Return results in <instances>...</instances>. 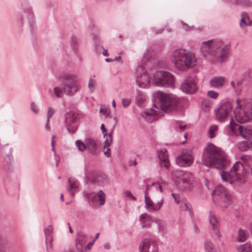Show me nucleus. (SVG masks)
<instances>
[{
	"mask_svg": "<svg viewBox=\"0 0 252 252\" xmlns=\"http://www.w3.org/2000/svg\"><path fill=\"white\" fill-rule=\"evenodd\" d=\"M177 177L180 178L184 183H188L192 175L189 172L179 170L177 171Z\"/></svg>",
	"mask_w": 252,
	"mask_h": 252,
	"instance_id": "nucleus-25",
	"label": "nucleus"
},
{
	"mask_svg": "<svg viewBox=\"0 0 252 252\" xmlns=\"http://www.w3.org/2000/svg\"><path fill=\"white\" fill-rule=\"evenodd\" d=\"M181 88L186 94H193L197 90V85L191 77L186 79L182 83Z\"/></svg>",
	"mask_w": 252,
	"mask_h": 252,
	"instance_id": "nucleus-15",
	"label": "nucleus"
},
{
	"mask_svg": "<svg viewBox=\"0 0 252 252\" xmlns=\"http://www.w3.org/2000/svg\"><path fill=\"white\" fill-rule=\"evenodd\" d=\"M94 240H93L92 242L89 243L87 245V248L88 249H90L91 248L92 246H93V244L94 243Z\"/></svg>",
	"mask_w": 252,
	"mask_h": 252,
	"instance_id": "nucleus-57",
	"label": "nucleus"
},
{
	"mask_svg": "<svg viewBox=\"0 0 252 252\" xmlns=\"http://www.w3.org/2000/svg\"><path fill=\"white\" fill-rule=\"evenodd\" d=\"M157 245L150 239H145L140 243V252H158Z\"/></svg>",
	"mask_w": 252,
	"mask_h": 252,
	"instance_id": "nucleus-16",
	"label": "nucleus"
},
{
	"mask_svg": "<svg viewBox=\"0 0 252 252\" xmlns=\"http://www.w3.org/2000/svg\"><path fill=\"white\" fill-rule=\"evenodd\" d=\"M193 161V158L190 154L183 153L176 158V161L181 167H188L190 165Z\"/></svg>",
	"mask_w": 252,
	"mask_h": 252,
	"instance_id": "nucleus-18",
	"label": "nucleus"
},
{
	"mask_svg": "<svg viewBox=\"0 0 252 252\" xmlns=\"http://www.w3.org/2000/svg\"><path fill=\"white\" fill-rule=\"evenodd\" d=\"M158 189H159V191L161 192L162 191V187L161 185L159 184L158 185Z\"/></svg>",
	"mask_w": 252,
	"mask_h": 252,
	"instance_id": "nucleus-64",
	"label": "nucleus"
},
{
	"mask_svg": "<svg viewBox=\"0 0 252 252\" xmlns=\"http://www.w3.org/2000/svg\"><path fill=\"white\" fill-rule=\"evenodd\" d=\"M209 220L212 226L213 232L217 237L220 239L221 236L220 231V222L217 220L215 214L211 211H210L209 213Z\"/></svg>",
	"mask_w": 252,
	"mask_h": 252,
	"instance_id": "nucleus-17",
	"label": "nucleus"
},
{
	"mask_svg": "<svg viewBox=\"0 0 252 252\" xmlns=\"http://www.w3.org/2000/svg\"><path fill=\"white\" fill-rule=\"evenodd\" d=\"M102 54L103 56H106V57H108L109 56V54L107 53V51L106 50H104L103 53H102Z\"/></svg>",
	"mask_w": 252,
	"mask_h": 252,
	"instance_id": "nucleus-62",
	"label": "nucleus"
},
{
	"mask_svg": "<svg viewBox=\"0 0 252 252\" xmlns=\"http://www.w3.org/2000/svg\"><path fill=\"white\" fill-rule=\"evenodd\" d=\"M164 30V29H158V30H157L156 32V34H159V33H161Z\"/></svg>",
	"mask_w": 252,
	"mask_h": 252,
	"instance_id": "nucleus-59",
	"label": "nucleus"
},
{
	"mask_svg": "<svg viewBox=\"0 0 252 252\" xmlns=\"http://www.w3.org/2000/svg\"><path fill=\"white\" fill-rule=\"evenodd\" d=\"M100 129L102 131V133L103 135V137L105 138V140L104 142V149L106 147H109L112 143L113 142V138H112V133L113 131V129H112L110 132L109 134H107V129L105 128L104 125L102 124L101 125Z\"/></svg>",
	"mask_w": 252,
	"mask_h": 252,
	"instance_id": "nucleus-23",
	"label": "nucleus"
},
{
	"mask_svg": "<svg viewBox=\"0 0 252 252\" xmlns=\"http://www.w3.org/2000/svg\"><path fill=\"white\" fill-rule=\"evenodd\" d=\"M95 80L92 79V78H90L88 82V88L92 92L94 91V88L95 87Z\"/></svg>",
	"mask_w": 252,
	"mask_h": 252,
	"instance_id": "nucleus-41",
	"label": "nucleus"
},
{
	"mask_svg": "<svg viewBox=\"0 0 252 252\" xmlns=\"http://www.w3.org/2000/svg\"><path fill=\"white\" fill-rule=\"evenodd\" d=\"M76 247L77 250L80 252H84L86 250L85 244L76 242Z\"/></svg>",
	"mask_w": 252,
	"mask_h": 252,
	"instance_id": "nucleus-39",
	"label": "nucleus"
},
{
	"mask_svg": "<svg viewBox=\"0 0 252 252\" xmlns=\"http://www.w3.org/2000/svg\"><path fill=\"white\" fill-rule=\"evenodd\" d=\"M240 26L241 28H244L246 26H247V23H246L245 18L244 17H242L241 19V21L240 22Z\"/></svg>",
	"mask_w": 252,
	"mask_h": 252,
	"instance_id": "nucleus-51",
	"label": "nucleus"
},
{
	"mask_svg": "<svg viewBox=\"0 0 252 252\" xmlns=\"http://www.w3.org/2000/svg\"><path fill=\"white\" fill-rule=\"evenodd\" d=\"M148 82V80L146 79V76H137L136 79V83L138 84V86L140 88L143 87V85L142 84H146Z\"/></svg>",
	"mask_w": 252,
	"mask_h": 252,
	"instance_id": "nucleus-37",
	"label": "nucleus"
},
{
	"mask_svg": "<svg viewBox=\"0 0 252 252\" xmlns=\"http://www.w3.org/2000/svg\"><path fill=\"white\" fill-rule=\"evenodd\" d=\"M225 82V79L223 77H214L210 80V85L212 88H220L223 86Z\"/></svg>",
	"mask_w": 252,
	"mask_h": 252,
	"instance_id": "nucleus-24",
	"label": "nucleus"
},
{
	"mask_svg": "<svg viewBox=\"0 0 252 252\" xmlns=\"http://www.w3.org/2000/svg\"><path fill=\"white\" fill-rule=\"evenodd\" d=\"M231 3L234 5H241L245 6H251L252 2L249 0H231Z\"/></svg>",
	"mask_w": 252,
	"mask_h": 252,
	"instance_id": "nucleus-33",
	"label": "nucleus"
},
{
	"mask_svg": "<svg viewBox=\"0 0 252 252\" xmlns=\"http://www.w3.org/2000/svg\"><path fill=\"white\" fill-rule=\"evenodd\" d=\"M145 96L140 91L137 92L136 96V101L137 104L140 106L142 105L145 100Z\"/></svg>",
	"mask_w": 252,
	"mask_h": 252,
	"instance_id": "nucleus-35",
	"label": "nucleus"
},
{
	"mask_svg": "<svg viewBox=\"0 0 252 252\" xmlns=\"http://www.w3.org/2000/svg\"><path fill=\"white\" fill-rule=\"evenodd\" d=\"M44 231L47 252H49L50 250H53V237L52 235L53 228L52 226L51 225L48 226Z\"/></svg>",
	"mask_w": 252,
	"mask_h": 252,
	"instance_id": "nucleus-20",
	"label": "nucleus"
},
{
	"mask_svg": "<svg viewBox=\"0 0 252 252\" xmlns=\"http://www.w3.org/2000/svg\"><path fill=\"white\" fill-rule=\"evenodd\" d=\"M154 79L156 85L158 86L169 87L174 85V76L167 71L163 70L157 71L154 74Z\"/></svg>",
	"mask_w": 252,
	"mask_h": 252,
	"instance_id": "nucleus-9",
	"label": "nucleus"
},
{
	"mask_svg": "<svg viewBox=\"0 0 252 252\" xmlns=\"http://www.w3.org/2000/svg\"><path fill=\"white\" fill-rule=\"evenodd\" d=\"M237 252H252V246L249 243L240 245L237 248Z\"/></svg>",
	"mask_w": 252,
	"mask_h": 252,
	"instance_id": "nucleus-31",
	"label": "nucleus"
},
{
	"mask_svg": "<svg viewBox=\"0 0 252 252\" xmlns=\"http://www.w3.org/2000/svg\"><path fill=\"white\" fill-rule=\"evenodd\" d=\"M77 42V40L76 38L74 37H72L71 38V42H70V45L71 47H72L73 50H75V45L76 44Z\"/></svg>",
	"mask_w": 252,
	"mask_h": 252,
	"instance_id": "nucleus-48",
	"label": "nucleus"
},
{
	"mask_svg": "<svg viewBox=\"0 0 252 252\" xmlns=\"http://www.w3.org/2000/svg\"><path fill=\"white\" fill-rule=\"evenodd\" d=\"M45 128L47 131H50V127L49 126V121H48V120H47L46 123L45 125Z\"/></svg>",
	"mask_w": 252,
	"mask_h": 252,
	"instance_id": "nucleus-55",
	"label": "nucleus"
},
{
	"mask_svg": "<svg viewBox=\"0 0 252 252\" xmlns=\"http://www.w3.org/2000/svg\"><path fill=\"white\" fill-rule=\"evenodd\" d=\"M155 111L153 108H150L149 109L146 110L144 114L147 116H151L155 113Z\"/></svg>",
	"mask_w": 252,
	"mask_h": 252,
	"instance_id": "nucleus-47",
	"label": "nucleus"
},
{
	"mask_svg": "<svg viewBox=\"0 0 252 252\" xmlns=\"http://www.w3.org/2000/svg\"><path fill=\"white\" fill-rule=\"evenodd\" d=\"M212 195L217 196L226 204L230 202V196L226 189L221 185L217 186L212 193Z\"/></svg>",
	"mask_w": 252,
	"mask_h": 252,
	"instance_id": "nucleus-14",
	"label": "nucleus"
},
{
	"mask_svg": "<svg viewBox=\"0 0 252 252\" xmlns=\"http://www.w3.org/2000/svg\"><path fill=\"white\" fill-rule=\"evenodd\" d=\"M22 6L25 13H30L31 8L28 6V4L27 2H25L24 4H23Z\"/></svg>",
	"mask_w": 252,
	"mask_h": 252,
	"instance_id": "nucleus-45",
	"label": "nucleus"
},
{
	"mask_svg": "<svg viewBox=\"0 0 252 252\" xmlns=\"http://www.w3.org/2000/svg\"><path fill=\"white\" fill-rule=\"evenodd\" d=\"M222 45L221 40L211 39L204 41L201 46V52L206 57L208 55L215 56L218 55L220 49Z\"/></svg>",
	"mask_w": 252,
	"mask_h": 252,
	"instance_id": "nucleus-8",
	"label": "nucleus"
},
{
	"mask_svg": "<svg viewBox=\"0 0 252 252\" xmlns=\"http://www.w3.org/2000/svg\"><path fill=\"white\" fill-rule=\"evenodd\" d=\"M201 161L207 167L220 170L225 169L230 163L225 153L213 144L204 148Z\"/></svg>",
	"mask_w": 252,
	"mask_h": 252,
	"instance_id": "nucleus-1",
	"label": "nucleus"
},
{
	"mask_svg": "<svg viewBox=\"0 0 252 252\" xmlns=\"http://www.w3.org/2000/svg\"><path fill=\"white\" fill-rule=\"evenodd\" d=\"M158 98L160 108L165 111L176 110L181 104V99L172 94L159 92L158 93Z\"/></svg>",
	"mask_w": 252,
	"mask_h": 252,
	"instance_id": "nucleus-6",
	"label": "nucleus"
},
{
	"mask_svg": "<svg viewBox=\"0 0 252 252\" xmlns=\"http://www.w3.org/2000/svg\"><path fill=\"white\" fill-rule=\"evenodd\" d=\"M106 148H107V150L106 151L104 152V154L107 157L109 158L110 156V149L108 148V147H106Z\"/></svg>",
	"mask_w": 252,
	"mask_h": 252,
	"instance_id": "nucleus-53",
	"label": "nucleus"
},
{
	"mask_svg": "<svg viewBox=\"0 0 252 252\" xmlns=\"http://www.w3.org/2000/svg\"><path fill=\"white\" fill-rule=\"evenodd\" d=\"M75 145L79 151L83 152L85 150L92 156H97L100 153L101 142L96 139L86 138L83 142L80 140L75 142Z\"/></svg>",
	"mask_w": 252,
	"mask_h": 252,
	"instance_id": "nucleus-7",
	"label": "nucleus"
},
{
	"mask_svg": "<svg viewBox=\"0 0 252 252\" xmlns=\"http://www.w3.org/2000/svg\"><path fill=\"white\" fill-rule=\"evenodd\" d=\"M125 195L127 197H129L132 200L136 201V198L135 197H134L132 193L129 191V190H126L125 193Z\"/></svg>",
	"mask_w": 252,
	"mask_h": 252,
	"instance_id": "nucleus-44",
	"label": "nucleus"
},
{
	"mask_svg": "<svg viewBox=\"0 0 252 252\" xmlns=\"http://www.w3.org/2000/svg\"><path fill=\"white\" fill-rule=\"evenodd\" d=\"M170 60L175 67L182 71L189 69L196 62L195 55L183 48L173 51L171 54Z\"/></svg>",
	"mask_w": 252,
	"mask_h": 252,
	"instance_id": "nucleus-3",
	"label": "nucleus"
},
{
	"mask_svg": "<svg viewBox=\"0 0 252 252\" xmlns=\"http://www.w3.org/2000/svg\"><path fill=\"white\" fill-rule=\"evenodd\" d=\"M145 203L147 209L153 211H158L159 210L163 203V197L157 201V204H155L150 197L145 198Z\"/></svg>",
	"mask_w": 252,
	"mask_h": 252,
	"instance_id": "nucleus-21",
	"label": "nucleus"
},
{
	"mask_svg": "<svg viewBox=\"0 0 252 252\" xmlns=\"http://www.w3.org/2000/svg\"><path fill=\"white\" fill-rule=\"evenodd\" d=\"M249 236V232L246 229L239 228L237 236V240L239 242L245 241Z\"/></svg>",
	"mask_w": 252,
	"mask_h": 252,
	"instance_id": "nucleus-29",
	"label": "nucleus"
},
{
	"mask_svg": "<svg viewBox=\"0 0 252 252\" xmlns=\"http://www.w3.org/2000/svg\"><path fill=\"white\" fill-rule=\"evenodd\" d=\"M54 113V110L51 107L48 108L47 114V120L48 121L50 120V118L53 116Z\"/></svg>",
	"mask_w": 252,
	"mask_h": 252,
	"instance_id": "nucleus-42",
	"label": "nucleus"
},
{
	"mask_svg": "<svg viewBox=\"0 0 252 252\" xmlns=\"http://www.w3.org/2000/svg\"><path fill=\"white\" fill-rule=\"evenodd\" d=\"M139 220L142 227L150 228L151 226L152 220L151 218L145 214L140 215Z\"/></svg>",
	"mask_w": 252,
	"mask_h": 252,
	"instance_id": "nucleus-27",
	"label": "nucleus"
},
{
	"mask_svg": "<svg viewBox=\"0 0 252 252\" xmlns=\"http://www.w3.org/2000/svg\"><path fill=\"white\" fill-rule=\"evenodd\" d=\"M62 80L61 87L54 88L55 95L57 98H61L63 94L73 96L79 90V82L77 76L74 74H65L61 77Z\"/></svg>",
	"mask_w": 252,
	"mask_h": 252,
	"instance_id": "nucleus-2",
	"label": "nucleus"
},
{
	"mask_svg": "<svg viewBox=\"0 0 252 252\" xmlns=\"http://www.w3.org/2000/svg\"><path fill=\"white\" fill-rule=\"evenodd\" d=\"M248 164L250 168L251 174L252 175V161L250 160L249 162H248Z\"/></svg>",
	"mask_w": 252,
	"mask_h": 252,
	"instance_id": "nucleus-58",
	"label": "nucleus"
},
{
	"mask_svg": "<svg viewBox=\"0 0 252 252\" xmlns=\"http://www.w3.org/2000/svg\"><path fill=\"white\" fill-rule=\"evenodd\" d=\"M204 247L206 252H217L214 245L209 240H206L204 242Z\"/></svg>",
	"mask_w": 252,
	"mask_h": 252,
	"instance_id": "nucleus-32",
	"label": "nucleus"
},
{
	"mask_svg": "<svg viewBox=\"0 0 252 252\" xmlns=\"http://www.w3.org/2000/svg\"><path fill=\"white\" fill-rule=\"evenodd\" d=\"M172 196L173 197L174 201L176 203H178L180 201L179 196L178 194L172 193Z\"/></svg>",
	"mask_w": 252,
	"mask_h": 252,
	"instance_id": "nucleus-50",
	"label": "nucleus"
},
{
	"mask_svg": "<svg viewBox=\"0 0 252 252\" xmlns=\"http://www.w3.org/2000/svg\"><path fill=\"white\" fill-rule=\"evenodd\" d=\"M182 24L183 25V28H184V29L186 31H189L190 29V28L189 27V26L186 24V23H184L183 22H182Z\"/></svg>",
	"mask_w": 252,
	"mask_h": 252,
	"instance_id": "nucleus-52",
	"label": "nucleus"
},
{
	"mask_svg": "<svg viewBox=\"0 0 252 252\" xmlns=\"http://www.w3.org/2000/svg\"><path fill=\"white\" fill-rule=\"evenodd\" d=\"M229 126L230 129L235 134L241 136L245 140H252V130L236 123L232 117L229 122Z\"/></svg>",
	"mask_w": 252,
	"mask_h": 252,
	"instance_id": "nucleus-10",
	"label": "nucleus"
},
{
	"mask_svg": "<svg viewBox=\"0 0 252 252\" xmlns=\"http://www.w3.org/2000/svg\"><path fill=\"white\" fill-rule=\"evenodd\" d=\"M31 106L32 111L33 113H37L38 112V109L34 103H32Z\"/></svg>",
	"mask_w": 252,
	"mask_h": 252,
	"instance_id": "nucleus-49",
	"label": "nucleus"
},
{
	"mask_svg": "<svg viewBox=\"0 0 252 252\" xmlns=\"http://www.w3.org/2000/svg\"><path fill=\"white\" fill-rule=\"evenodd\" d=\"M207 95L208 97L213 99H216L219 96V93L213 90L208 91Z\"/></svg>",
	"mask_w": 252,
	"mask_h": 252,
	"instance_id": "nucleus-40",
	"label": "nucleus"
},
{
	"mask_svg": "<svg viewBox=\"0 0 252 252\" xmlns=\"http://www.w3.org/2000/svg\"><path fill=\"white\" fill-rule=\"evenodd\" d=\"M87 198L89 201L92 203H95L97 198H98L99 200V204L101 205L104 204L105 202V194L102 190H100L96 194L94 193L88 194L87 195Z\"/></svg>",
	"mask_w": 252,
	"mask_h": 252,
	"instance_id": "nucleus-22",
	"label": "nucleus"
},
{
	"mask_svg": "<svg viewBox=\"0 0 252 252\" xmlns=\"http://www.w3.org/2000/svg\"><path fill=\"white\" fill-rule=\"evenodd\" d=\"M186 126H187L186 125H182L181 124H179V122H177V125L175 126V129L177 131H178V130L177 129V128L178 127L179 128L180 131H183L185 130V129L186 128Z\"/></svg>",
	"mask_w": 252,
	"mask_h": 252,
	"instance_id": "nucleus-43",
	"label": "nucleus"
},
{
	"mask_svg": "<svg viewBox=\"0 0 252 252\" xmlns=\"http://www.w3.org/2000/svg\"><path fill=\"white\" fill-rule=\"evenodd\" d=\"M64 125L68 131L74 133L77 128V115L73 112L66 113L65 115Z\"/></svg>",
	"mask_w": 252,
	"mask_h": 252,
	"instance_id": "nucleus-11",
	"label": "nucleus"
},
{
	"mask_svg": "<svg viewBox=\"0 0 252 252\" xmlns=\"http://www.w3.org/2000/svg\"><path fill=\"white\" fill-rule=\"evenodd\" d=\"M218 130V127L216 125L211 126L209 127L208 131V135L210 139H213L216 136V132H217Z\"/></svg>",
	"mask_w": 252,
	"mask_h": 252,
	"instance_id": "nucleus-34",
	"label": "nucleus"
},
{
	"mask_svg": "<svg viewBox=\"0 0 252 252\" xmlns=\"http://www.w3.org/2000/svg\"><path fill=\"white\" fill-rule=\"evenodd\" d=\"M122 101L123 105L124 107H126L128 106L131 102L130 100L128 98H123Z\"/></svg>",
	"mask_w": 252,
	"mask_h": 252,
	"instance_id": "nucleus-46",
	"label": "nucleus"
},
{
	"mask_svg": "<svg viewBox=\"0 0 252 252\" xmlns=\"http://www.w3.org/2000/svg\"><path fill=\"white\" fill-rule=\"evenodd\" d=\"M144 194H145V196H144L145 198H146L147 197H149V195H148V186H147L146 189L145 190V192H144Z\"/></svg>",
	"mask_w": 252,
	"mask_h": 252,
	"instance_id": "nucleus-56",
	"label": "nucleus"
},
{
	"mask_svg": "<svg viewBox=\"0 0 252 252\" xmlns=\"http://www.w3.org/2000/svg\"><path fill=\"white\" fill-rule=\"evenodd\" d=\"M56 137L55 135H52V150L54 151V139Z\"/></svg>",
	"mask_w": 252,
	"mask_h": 252,
	"instance_id": "nucleus-60",
	"label": "nucleus"
},
{
	"mask_svg": "<svg viewBox=\"0 0 252 252\" xmlns=\"http://www.w3.org/2000/svg\"><path fill=\"white\" fill-rule=\"evenodd\" d=\"M240 85V83L239 82H238L237 83V84L236 85V84L235 83L234 81H231L230 82V85L233 88V89H235L236 88V86H238Z\"/></svg>",
	"mask_w": 252,
	"mask_h": 252,
	"instance_id": "nucleus-54",
	"label": "nucleus"
},
{
	"mask_svg": "<svg viewBox=\"0 0 252 252\" xmlns=\"http://www.w3.org/2000/svg\"><path fill=\"white\" fill-rule=\"evenodd\" d=\"M230 44L228 43L223 46L220 50H219L218 53L220 52V55L215 56L218 63H222L228 60L230 54Z\"/></svg>",
	"mask_w": 252,
	"mask_h": 252,
	"instance_id": "nucleus-19",
	"label": "nucleus"
},
{
	"mask_svg": "<svg viewBox=\"0 0 252 252\" xmlns=\"http://www.w3.org/2000/svg\"><path fill=\"white\" fill-rule=\"evenodd\" d=\"M235 116L239 123H245L252 120V99L246 98L241 100L237 98Z\"/></svg>",
	"mask_w": 252,
	"mask_h": 252,
	"instance_id": "nucleus-5",
	"label": "nucleus"
},
{
	"mask_svg": "<svg viewBox=\"0 0 252 252\" xmlns=\"http://www.w3.org/2000/svg\"><path fill=\"white\" fill-rule=\"evenodd\" d=\"M232 109V104L227 101L222 103L216 112L217 119L220 122L225 121Z\"/></svg>",
	"mask_w": 252,
	"mask_h": 252,
	"instance_id": "nucleus-12",
	"label": "nucleus"
},
{
	"mask_svg": "<svg viewBox=\"0 0 252 252\" xmlns=\"http://www.w3.org/2000/svg\"><path fill=\"white\" fill-rule=\"evenodd\" d=\"M104 247L105 249H109L110 248V245L108 243H105L104 245Z\"/></svg>",
	"mask_w": 252,
	"mask_h": 252,
	"instance_id": "nucleus-61",
	"label": "nucleus"
},
{
	"mask_svg": "<svg viewBox=\"0 0 252 252\" xmlns=\"http://www.w3.org/2000/svg\"><path fill=\"white\" fill-rule=\"evenodd\" d=\"M68 188L67 191L72 196H74L75 192L77 191L78 188V183L74 180H72L71 178L68 179Z\"/></svg>",
	"mask_w": 252,
	"mask_h": 252,
	"instance_id": "nucleus-26",
	"label": "nucleus"
},
{
	"mask_svg": "<svg viewBox=\"0 0 252 252\" xmlns=\"http://www.w3.org/2000/svg\"><path fill=\"white\" fill-rule=\"evenodd\" d=\"M181 208L183 210L188 211L189 214L192 215L191 210V205L186 198H183L181 202Z\"/></svg>",
	"mask_w": 252,
	"mask_h": 252,
	"instance_id": "nucleus-30",
	"label": "nucleus"
},
{
	"mask_svg": "<svg viewBox=\"0 0 252 252\" xmlns=\"http://www.w3.org/2000/svg\"><path fill=\"white\" fill-rule=\"evenodd\" d=\"M99 112L103 115L105 118H110V112L105 107H101L99 110Z\"/></svg>",
	"mask_w": 252,
	"mask_h": 252,
	"instance_id": "nucleus-38",
	"label": "nucleus"
},
{
	"mask_svg": "<svg viewBox=\"0 0 252 252\" xmlns=\"http://www.w3.org/2000/svg\"><path fill=\"white\" fill-rule=\"evenodd\" d=\"M244 166L240 161H236L229 172H222L221 174L223 182L234 186H239L246 181V176L243 173Z\"/></svg>",
	"mask_w": 252,
	"mask_h": 252,
	"instance_id": "nucleus-4",
	"label": "nucleus"
},
{
	"mask_svg": "<svg viewBox=\"0 0 252 252\" xmlns=\"http://www.w3.org/2000/svg\"><path fill=\"white\" fill-rule=\"evenodd\" d=\"M157 154L159 159V164L162 170H168L170 162L167 150H158Z\"/></svg>",
	"mask_w": 252,
	"mask_h": 252,
	"instance_id": "nucleus-13",
	"label": "nucleus"
},
{
	"mask_svg": "<svg viewBox=\"0 0 252 252\" xmlns=\"http://www.w3.org/2000/svg\"><path fill=\"white\" fill-rule=\"evenodd\" d=\"M87 236L83 233H79L76 238V242L86 244L87 241Z\"/></svg>",
	"mask_w": 252,
	"mask_h": 252,
	"instance_id": "nucleus-36",
	"label": "nucleus"
},
{
	"mask_svg": "<svg viewBox=\"0 0 252 252\" xmlns=\"http://www.w3.org/2000/svg\"><path fill=\"white\" fill-rule=\"evenodd\" d=\"M99 235V233H97L95 235L94 237V241L98 238Z\"/></svg>",
	"mask_w": 252,
	"mask_h": 252,
	"instance_id": "nucleus-63",
	"label": "nucleus"
},
{
	"mask_svg": "<svg viewBox=\"0 0 252 252\" xmlns=\"http://www.w3.org/2000/svg\"><path fill=\"white\" fill-rule=\"evenodd\" d=\"M238 148L241 151H245L249 149L252 150V140H245L239 144Z\"/></svg>",
	"mask_w": 252,
	"mask_h": 252,
	"instance_id": "nucleus-28",
	"label": "nucleus"
}]
</instances>
